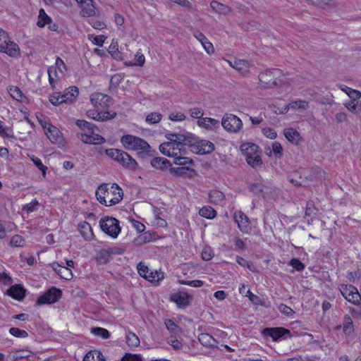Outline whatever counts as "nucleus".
I'll return each instance as SVG.
<instances>
[{"mask_svg": "<svg viewBox=\"0 0 361 361\" xmlns=\"http://www.w3.org/2000/svg\"><path fill=\"white\" fill-rule=\"evenodd\" d=\"M123 196V190L116 183H102L96 190L97 200L107 207L118 204L122 200Z\"/></svg>", "mask_w": 361, "mask_h": 361, "instance_id": "1", "label": "nucleus"}, {"mask_svg": "<svg viewBox=\"0 0 361 361\" xmlns=\"http://www.w3.org/2000/svg\"><path fill=\"white\" fill-rule=\"evenodd\" d=\"M121 142L127 150L136 151L140 157L151 155V147L145 140L132 135H125L121 137Z\"/></svg>", "mask_w": 361, "mask_h": 361, "instance_id": "2", "label": "nucleus"}, {"mask_svg": "<svg viewBox=\"0 0 361 361\" xmlns=\"http://www.w3.org/2000/svg\"><path fill=\"white\" fill-rule=\"evenodd\" d=\"M258 146L254 143L247 142L240 145V150L245 156V159L252 167H257L262 164L258 152Z\"/></svg>", "mask_w": 361, "mask_h": 361, "instance_id": "3", "label": "nucleus"}, {"mask_svg": "<svg viewBox=\"0 0 361 361\" xmlns=\"http://www.w3.org/2000/svg\"><path fill=\"white\" fill-rule=\"evenodd\" d=\"M78 94V88L75 86H72L66 89L63 94H61L60 92H54L49 97V102L54 105L61 104L63 103H72L76 99Z\"/></svg>", "mask_w": 361, "mask_h": 361, "instance_id": "4", "label": "nucleus"}, {"mask_svg": "<svg viewBox=\"0 0 361 361\" xmlns=\"http://www.w3.org/2000/svg\"><path fill=\"white\" fill-rule=\"evenodd\" d=\"M42 127L45 131L48 139L53 143L59 145H64L65 141L61 131L55 126L47 121H43L39 117L37 116Z\"/></svg>", "mask_w": 361, "mask_h": 361, "instance_id": "5", "label": "nucleus"}, {"mask_svg": "<svg viewBox=\"0 0 361 361\" xmlns=\"http://www.w3.org/2000/svg\"><path fill=\"white\" fill-rule=\"evenodd\" d=\"M99 226L102 231L114 238H116L121 232L119 221L114 217L105 216L101 219Z\"/></svg>", "mask_w": 361, "mask_h": 361, "instance_id": "6", "label": "nucleus"}, {"mask_svg": "<svg viewBox=\"0 0 361 361\" xmlns=\"http://www.w3.org/2000/svg\"><path fill=\"white\" fill-rule=\"evenodd\" d=\"M90 101L92 105L97 109V113H109L108 111H106V109L113 104L111 97L101 92L92 94Z\"/></svg>", "mask_w": 361, "mask_h": 361, "instance_id": "7", "label": "nucleus"}, {"mask_svg": "<svg viewBox=\"0 0 361 361\" xmlns=\"http://www.w3.org/2000/svg\"><path fill=\"white\" fill-rule=\"evenodd\" d=\"M339 290L343 298L349 302L355 305H361V295L355 286L342 284L340 286Z\"/></svg>", "mask_w": 361, "mask_h": 361, "instance_id": "8", "label": "nucleus"}, {"mask_svg": "<svg viewBox=\"0 0 361 361\" xmlns=\"http://www.w3.org/2000/svg\"><path fill=\"white\" fill-rule=\"evenodd\" d=\"M159 150L163 154L173 158L185 155L186 153L185 148L177 145L176 143L171 140L161 144Z\"/></svg>", "mask_w": 361, "mask_h": 361, "instance_id": "9", "label": "nucleus"}, {"mask_svg": "<svg viewBox=\"0 0 361 361\" xmlns=\"http://www.w3.org/2000/svg\"><path fill=\"white\" fill-rule=\"evenodd\" d=\"M221 125L227 131L237 133L241 129L243 123L235 114H226L222 118Z\"/></svg>", "mask_w": 361, "mask_h": 361, "instance_id": "10", "label": "nucleus"}, {"mask_svg": "<svg viewBox=\"0 0 361 361\" xmlns=\"http://www.w3.org/2000/svg\"><path fill=\"white\" fill-rule=\"evenodd\" d=\"M279 69L267 70L259 75V80L263 87H272L277 85L276 77L279 75Z\"/></svg>", "mask_w": 361, "mask_h": 361, "instance_id": "11", "label": "nucleus"}, {"mask_svg": "<svg viewBox=\"0 0 361 361\" xmlns=\"http://www.w3.org/2000/svg\"><path fill=\"white\" fill-rule=\"evenodd\" d=\"M61 296L62 291L56 287H52L37 298V303L39 305L54 303L59 301Z\"/></svg>", "mask_w": 361, "mask_h": 361, "instance_id": "12", "label": "nucleus"}, {"mask_svg": "<svg viewBox=\"0 0 361 361\" xmlns=\"http://www.w3.org/2000/svg\"><path fill=\"white\" fill-rule=\"evenodd\" d=\"M290 331L283 327H267L264 329L262 331V334L264 336H269L274 341H279L281 338H287V336L290 335Z\"/></svg>", "mask_w": 361, "mask_h": 361, "instance_id": "13", "label": "nucleus"}, {"mask_svg": "<svg viewBox=\"0 0 361 361\" xmlns=\"http://www.w3.org/2000/svg\"><path fill=\"white\" fill-rule=\"evenodd\" d=\"M233 219L238 224V228L243 233H249L251 231L250 219L246 214L241 211L234 213Z\"/></svg>", "mask_w": 361, "mask_h": 361, "instance_id": "14", "label": "nucleus"}, {"mask_svg": "<svg viewBox=\"0 0 361 361\" xmlns=\"http://www.w3.org/2000/svg\"><path fill=\"white\" fill-rule=\"evenodd\" d=\"M192 147L197 154H209L214 150V144L207 140H200L192 143Z\"/></svg>", "mask_w": 361, "mask_h": 361, "instance_id": "15", "label": "nucleus"}, {"mask_svg": "<svg viewBox=\"0 0 361 361\" xmlns=\"http://www.w3.org/2000/svg\"><path fill=\"white\" fill-rule=\"evenodd\" d=\"M80 138L83 143L89 145H101L105 142V139L102 136L94 133V128L92 130V133H81Z\"/></svg>", "mask_w": 361, "mask_h": 361, "instance_id": "16", "label": "nucleus"}, {"mask_svg": "<svg viewBox=\"0 0 361 361\" xmlns=\"http://www.w3.org/2000/svg\"><path fill=\"white\" fill-rule=\"evenodd\" d=\"M166 137L168 140H171L183 148H185L186 145L192 146V137L190 135L169 133L166 135Z\"/></svg>", "mask_w": 361, "mask_h": 361, "instance_id": "17", "label": "nucleus"}, {"mask_svg": "<svg viewBox=\"0 0 361 361\" xmlns=\"http://www.w3.org/2000/svg\"><path fill=\"white\" fill-rule=\"evenodd\" d=\"M308 108V102L305 100L298 99L288 104H283V110L281 113H287L288 111H302Z\"/></svg>", "mask_w": 361, "mask_h": 361, "instance_id": "18", "label": "nucleus"}, {"mask_svg": "<svg viewBox=\"0 0 361 361\" xmlns=\"http://www.w3.org/2000/svg\"><path fill=\"white\" fill-rule=\"evenodd\" d=\"M197 118V124L200 127L206 130H214L219 126L218 119L209 117H196Z\"/></svg>", "mask_w": 361, "mask_h": 361, "instance_id": "19", "label": "nucleus"}, {"mask_svg": "<svg viewBox=\"0 0 361 361\" xmlns=\"http://www.w3.org/2000/svg\"><path fill=\"white\" fill-rule=\"evenodd\" d=\"M0 51L6 53L9 56L18 57L20 56V48L19 46L10 40V39L3 45V47H0Z\"/></svg>", "mask_w": 361, "mask_h": 361, "instance_id": "20", "label": "nucleus"}, {"mask_svg": "<svg viewBox=\"0 0 361 361\" xmlns=\"http://www.w3.org/2000/svg\"><path fill=\"white\" fill-rule=\"evenodd\" d=\"M30 357H33V353L27 349L11 352L7 356V359L11 361H17L24 358L32 361L30 360Z\"/></svg>", "mask_w": 361, "mask_h": 361, "instance_id": "21", "label": "nucleus"}, {"mask_svg": "<svg viewBox=\"0 0 361 361\" xmlns=\"http://www.w3.org/2000/svg\"><path fill=\"white\" fill-rule=\"evenodd\" d=\"M51 266L61 278L65 280H70L73 278L72 271L69 268L61 266L57 262H53Z\"/></svg>", "mask_w": 361, "mask_h": 361, "instance_id": "22", "label": "nucleus"}, {"mask_svg": "<svg viewBox=\"0 0 361 361\" xmlns=\"http://www.w3.org/2000/svg\"><path fill=\"white\" fill-rule=\"evenodd\" d=\"M194 37L201 43L208 54H212L214 52L213 44L208 40L203 33L197 31L194 33Z\"/></svg>", "mask_w": 361, "mask_h": 361, "instance_id": "23", "label": "nucleus"}, {"mask_svg": "<svg viewBox=\"0 0 361 361\" xmlns=\"http://www.w3.org/2000/svg\"><path fill=\"white\" fill-rule=\"evenodd\" d=\"M283 134L286 138L293 145H298L302 140L300 133L293 128H285Z\"/></svg>", "mask_w": 361, "mask_h": 361, "instance_id": "24", "label": "nucleus"}, {"mask_svg": "<svg viewBox=\"0 0 361 361\" xmlns=\"http://www.w3.org/2000/svg\"><path fill=\"white\" fill-rule=\"evenodd\" d=\"M341 327L345 336H350L354 332L355 327L353 319L350 315L345 314L343 318V325H338L336 329H339Z\"/></svg>", "mask_w": 361, "mask_h": 361, "instance_id": "25", "label": "nucleus"}, {"mask_svg": "<svg viewBox=\"0 0 361 361\" xmlns=\"http://www.w3.org/2000/svg\"><path fill=\"white\" fill-rule=\"evenodd\" d=\"M190 295L185 292H179L171 295V299L178 307H185L189 305Z\"/></svg>", "mask_w": 361, "mask_h": 361, "instance_id": "26", "label": "nucleus"}, {"mask_svg": "<svg viewBox=\"0 0 361 361\" xmlns=\"http://www.w3.org/2000/svg\"><path fill=\"white\" fill-rule=\"evenodd\" d=\"M8 295L17 300H21L25 296V290L20 285L16 284L8 290Z\"/></svg>", "mask_w": 361, "mask_h": 361, "instance_id": "27", "label": "nucleus"}, {"mask_svg": "<svg viewBox=\"0 0 361 361\" xmlns=\"http://www.w3.org/2000/svg\"><path fill=\"white\" fill-rule=\"evenodd\" d=\"M121 154L122 157H121V161L119 164L130 170H135L137 169V163L132 157L126 152H124V153H121Z\"/></svg>", "mask_w": 361, "mask_h": 361, "instance_id": "28", "label": "nucleus"}, {"mask_svg": "<svg viewBox=\"0 0 361 361\" xmlns=\"http://www.w3.org/2000/svg\"><path fill=\"white\" fill-rule=\"evenodd\" d=\"M150 163L152 167L159 170H165L171 166L170 161L163 157L153 158Z\"/></svg>", "mask_w": 361, "mask_h": 361, "instance_id": "29", "label": "nucleus"}, {"mask_svg": "<svg viewBox=\"0 0 361 361\" xmlns=\"http://www.w3.org/2000/svg\"><path fill=\"white\" fill-rule=\"evenodd\" d=\"M81 8V13L83 16H93L96 13L92 0H83Z\"/></svg>", "mask_w": 361, "mask_h": 361, "instance_id": "30", "label": "nucleus"}, {"mask_svg": "<svg viewBox=\"0 0 361 361\" xmlns=\"http://www.w3.org/2000/svg\"><path fill=\"white\" fill-rule=\"evenodd\" d=\"M211 8L216 13L226 15L231 11V8L217 1H212L210 3Z\"/></svg>", "mask_w": 361, "mask_h": 361, "instance_id": "31", "label": "nucleus"}, {"mask_svg": "<svg viewBox=\"0 0 361 361\" xmlns=\"http://www.w3.org/2000/svg\"><path fill=\"white\" fill-rule=\"evenodd\" d=\"M111 257L110 249H102L98 252L96 256V261L99 264L108 263Z\"/></svg>", "mask_w": 361, "mask_h": 361, "instance_id": "32", "label": "nucleus"}, {"mask_svg": "<svg viewBox=\"0 0 361 361\" xmlns=\"http://www.w3.org/2000/svg\"><path fill=\"white\" fill-rule=\"evenodd\" d=\"M79 231L86 240H90L92 238V229L90 224L87 221H83L79 224Z\"/></svg>", "mask_w": 361, "mask_h": 361, "instance_id": "33", "label": "nucleus"}, {"mask_svg": "<svg viewBox=\"0 0 361 361\" xmlns=\"http://www.w3.org/2000/svg\"><path fill=\"white\" fill-rule=\"evenodd\" d=\"M200 343L207 347H214L217 341L209 334L202 333L198 336Z\"/></svg>", "mask_w": 361, "mask_h": 361, "instance_id": "34", "label": "nucleus"}, {"mask_svg": "<svg viewBox=\"0 0 361 361\" xmlns=\"http://www.w3.org/2000/svg\"><path fill=\"white\" fill-rule=\"evenodd\" d=\"M230 65L241 73L247 72L250 68L249 61L242 59H235L233 63L230 62Z\"/></svg>", "mask_w": 361, "mask_h": 361, "instance_id": "35", "label": "nucleus"}, {"mask_svg": "<svg viewBox=\"0 0 361 361\" xmlns=\"http://www.w3.org/2000/svg\"><path fill=\"white\" fill-rule=\"evenodd\" d=\"M224 194L217 190H212L209 194V202L214 204H221L222 202H224Z\"/></svg>", "mask_w": 361, "mask_h": 361, "instance_id": "36", "label": "nucleus"}, {"mask_svg": "<svg viewBox=\"0 0 361 361\" xmlns=\"http://www.w3.org/2000/svg\"><path fill=\"white\" fill-rule=\"evenodd\" d=\"M83 361H106V360L99 350H90L85 355Z\"/></svg>", "mask_w": 361, "mask_h": 361, "instance_id": "37", "label": "nucleus"}, {"mask_svg": "<svg viewBox=\"0 0 361 361\" xmlns=\"http://www.w3.org/2000/svg\"><path fill=\"white\" fill-rule=\"evenodd\" d=\"M52 23L51 18L46 13L43 8L39 11L38 20L37 25L39 27H44L46 25Z\"/></svg>", "mask_w": 361, "mask_h": 361, "instance_id": "38", "label": "nucleus"}, {"mask_svg": "<svg viewBox=\"0 0 361 361\" xmlns=\"http://www.w3.org/2000/svg\"><path fill=\"white\" fill-rule=\"evenodd\" d=\"M126 338V343L130 347H137L140 343L138 336L133 332H127Z\"/></svg>", "mask_w": 361, "mask_h": 361, "instance_id": "39", "label": "nucleus"}, {"mask_svg": "<svg viewBox=\"0 0 361 361\" xmlns=\"http://www.w3.org/2000/svg\"><path fill=\"white\" fill-rule=\"evenodd\" d=\"M249 188L251 192L259 196H264V194L267 192L266 190L268 189L261 183H252L250 184Z\"/></svg>", "mask_w": 361, "mask_h": 361, "instance_id": "40", "label": "nucleus"}, {"mask_svg": "<svg viewBox=\"0 0 361 361\" xmlns=\"http://www.w3.org/2000/svg\"><path fill=\"white\" fill-rule=\"evenodd\" d=\"M199 214L201 216L212 219L216 216V212L209 206L203 207L200 209Z\"/></svg>", "mask_w": 361, "mask_h": 361, "instance_id": "41", "label": "nucleus"}, {"mask_svg": "<svg viewBox=\"0 0 361 361\" xmlns=\"http://www.w3.org/2000/svg\"><path fill=\"white\" fill-rule=\"evenodd\" d=\"M164 278V272L161 271H150L148 276V281L152 283L159 284Z\"/></svg>", "mask_w": 361, "mask_h": 361, "instance_id": "42", "label": "nucleus"}, {"mask_svg": "<svg viewBox=\"0 0 361 361\" xmlns=\"http://www.w3.org/2000/svg\"><path fill=\"white\" fill-rule=\"evenodd\" d=\"M165 326L168 331L173 335H178L181 333V329L171 319L164 321Z\"/></svg>", "mask_w": 361, "mask_h": 361, "instance_id": "43", "label": "nucleus"}, {"mask_svg": "<svg viewBox=\"0 0 361 361\" xmlns=\"http://www.w3.org/2000/svg\"><path fill=\"white\" fill-rule=\"evenodd\" d=\"M121 153H124V151L118 149H108L106 150V154L118 163L121 161Z\"/></svg>", "mask_w": 361, "mask_h": 361, "instance_id": "44", "label": "nucleus"}, {"mask_svg": "<svg viewBox=\"0 0 361 361\" xmlns=\"http://www.w3.org/2000/svg\"><path fill=\"white\" fill-rule=\"evenodd\" d=\"M91 332L97 336H99L104 339H107L110 337L109 331L104 328L94 327L91 329Z\"/></svg>", "mask_w": 361, "mask_h": 361, "instance_id": "45", "label": "nucleus"}, {"mask_svg": "<svg viewBox=\"0 0 361 361\" xmlns=\"http://www.w3.org/2000/svg\"><path fill=\"white\" fill-rule=\"evenodd\" d=\"M25 245V239L20 235H15L12 236L10 240V245L11 247H23Z\"/></svg>", "mask_w": 361, "mask_h": 361, "instance_id": "46", "label": "nucleus"}, {"mask_svg": "<svg viewBox=\"0 0 361 361\" xmlns=\"http://www.w3.org/2000/svg\"><path fill=\"white\" fill-rule=\"evenodd\" d=\"M176 335H171L167 338V343L176 350L182 349L183 343L177 339Z\"/></svg>", "mask_w": 361, "mask_h": 361, "instance_id": "47", "label": "nucleus"}, {"mask_svg": "<svg viewBox=\"0 0 361 361\" xmlns=\"http://www.w3.org/2000/svg\"><path fill=\"white\" fill-rule=\"evenodd\" d=\"M30 159L32 161L35 166L42 171L43 176H46L47 167L45 166L42 161L37 157L32 155L30 156Z\"/></svg>", "mask_w": 361, "mask_h": 361, "instance_id": "48", "label": "nucleus"}, {"mask_svg": "<svg viewBox=\"0 0 361 361\" xmlns=\"http://www.w3.org/2000/svg\"><path fill=\"white\" fill-rule=\"evenodd\" d=\"M137 271L140 276L148 280V276L152 271L144 263L140 262L137 265Z\"/></svg>", "mask_w": 361, "mask_h": 361, "instance_id": "49", "label": "nucleus"}, {"mask_svg": "<svg viewBox=\"0 0 361 361\" xmlns=\"http://www.w3.org/2000/svg\"><path fill=\"white\" fill-rule=\"evenodd\" d=\"M10 95L18 101H22L23 99V94L21 90L18 87H12L9 90Z\"/></svg>", "mask_w": 361, "mask_h": 361, "instance_id": "50", "label": "nucleus"}, {"mask_svg": "<svg viewBox=\"0 0 361 361\" xmlns=\"http://www.w3.org/2000/svg\"><path fill=\"white\" fill-rule=\"evenodd\" d=\"M9 333L17 338H26L28 336V334L25 330H21L16 327H12L9 329Z\"/></svg>", "mask_w": 361, "mask_h": 361, "instance_id": "51", "label": "nucleus"}, {"mask_svg": "<svg viewBox=\"0 0 361 361\" xmlns=\"http://www.w3.org/2000/svg\"><path fill=\"white\" fill-rule=\"evenodd\" d=\"M39 204V202L37 200H33L30 203L24 205L23 209L29 214L37 210Z\"/></svg>", "mask_w": 361, "mask_h": 361, "instance_id": "52", "label": "nucleus"}, {"mask_svg": "<svg viewBox=\"0 0 361 361\" xmlns=\"http://www.w3.org/2000/svg\"><path fill=\"white\" fill-rule=\"evenodd\" d=\"M76 125L82 130H87V132H91L94 128V125L90 122H87L85 120H78L76 121Z\"/></svg>", "mask_w": 361, "mask_h": 361, "instance_id": "53", "label": "nucleus"}, {"mask_svg": "<svg viewBox=\"0 0 361 361\" xmlns=\"http://www.w3.org/2000/svg\"><path fill=\"white\" fill-rule=\"evenodd\" d=\"M47 72H48V75H49V84L51 86V87L53 89H54L56 87V86H55L56 80L52 76V73H54L55 77L57 78V71L56 70V68L54 66H50V67H49Z\"/></svg>", "mask_w": 361, "mask_h": 361, "instance_id": "54", "label": "nucleus"}, {"mask_svg": "<svg viewBox=\"0 0 361 361\" xmlns=\"http://www.w3.org/2000/svg\"><path fill=\"white\" fill-rule=\"evenodd\" d=\"M179 283L182 285H187L192 287L200 288L204 285V282L201 280L185 281L179 280Z\"/></svg>", "mask_w": 361, "mask_h": 361, "instance_id": "55", "label": "nucleus"}, {"mask_svg": "<svg viewBox=\"0 0 361 361\" xmlns=\"http://www.w3.org/2000/svg\"><path fill=\"white\" fill-rule=\"evenodd\" d=\"M109 54L115 59H118L119 56V51H118V45L117 42H112L110 44L109 49Z\"/></svg>", "mask_w": 361, "mask_h": 361, "instance_id": "56", "label": "nucleus"}, {"mask_svg": "<svg viewBox=\"0 0 361 361\" xmlns=\"http://www.w3.org/2000/svg\"><path fill=\"white\" fill-rule=\"evenodd\" d=\"M174 164L180 166H186L192 164V161L183 155L174 158Z\"/></svg>", "mask_w": 361, "mask_h": 361, "instance_id": "57", "label": "nucleus"}, {"mask_svg": "<svg viewBox=\"0 0 361 361\" xmlns=\"http://www.w3.org/2000/svg\"><path fill=\"white\" fill-rule=\"evenodd\" d=\"M93 116L91 118L95 121L104 122L106 121L111 120L114 118V116L116 114H107L105 116V114H92Z\"/></svg>", "mask_w": 361, "mask_h": 361, "instance_id": "58", "label": "nucleus"}, {"mask_svg": "<svg viewBox=\"0 0 361 361\" xmlns=\"http://www.w3.org/2000/svg\"><path fill=\"white\" fill-rule=\"evenodd\" d=\"M272 151L275 157L281 158L283 155V149L281 145L278 142H274L272 144Z\"/></svg>", "mask_w": 361, "mask_h": 361, "instance_id": "59", "label": "nucleus"}, {"mask_svg": "<svg viewBox=\"0 0 361 361\" xmlns=\"http://www.w3.org/2000/svg\"><path fill=\"white\" fill-rule=\"evenodd\" d=\"M121 361H142L141 355L137 354L126 353Z\"/></svg>", "mask_w": 361, "mask_h": 361, "instance_id": "60", "label": "nucleus"}, {"mask_svg": "<svg viewBox=\"0 0 361 361\" xmlns=\"http://www.w3.org/2000/svg\"><path fill=\"white\" fill-rule=\"evenodd\" d=\"M280 101L276 102L269 104L267 111H271L273 113H281V111L283 110V105L279 103Z\"/></svg>", "mask_w": 361, "mask_h": 361, "instance_id": "61", "label": "nucleus"}, {"mask_svg": "<svg viewBox=\"0 0 361 361\" xmlns=\"http://www.w3.org/2000/svg\"><path fill=\"white\" fill-rule=\"evenodd\" d=\"M214 257V252L211 247H206L202 251V258L205 261L210 260Z\"/></svg>", "mask_w": 361, "mask_h": 361, "instance_id": "62", "label": "nucleus"}, {"mask_svg": "<svg viewBox=\"0 0 361 361\" xmlns=\"http://www.w3.org/2000/svg\"><path fill=\"white\" fill-rule=\"evenodd\" d=\"M105 38L106 37L104 35H99V36L89 35V39L92 40V43L99 47L103 46Z\"/></svg>", "mask_w": 361, "mask_h": 361, "instance_id": "63", "label": "nucleus"}, {"mask_svg": "<svg viewBox=\"0 0 361 361\" xmlns=\"http://www.w3.org/2000/svg\"><path fill=\"white\" fill-rule=\"evenodd\" d=\"M279 310L282 314H283L288 317H291L294 314V311L290 307H288L287 305H283V304H281L279 306Z\"/></svg>", "mask_w": 361, "mask_h": 361, "instance_id": "64", "label": "nucleus"}]
</instances>
